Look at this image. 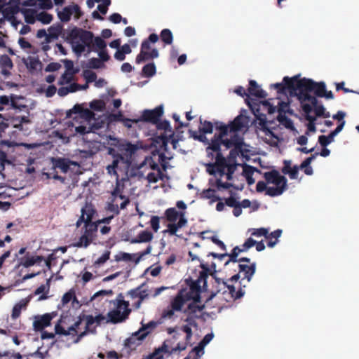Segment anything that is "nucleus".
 <instances>
[{
  "mask_svg": "<svg viewBox=\"0 0 359 359\" xmlns=\"http://www.w3.org/2000/svg\"><path fill=\"white\" fill-rule=\"evenodd\" d=\"M81 323V318H80L76 321L72 326L68 327L67 330L65 329L61 325V320H60L55 326V332L56 334H61L64 336L72 335L76 336L77 334V329Z\"/></svg>",
  "mask_w": 359,
  "mask_h": 359,
  "instance_id": "24",
  "label": "nucleus"
},
{
  "mask_svg": "<svg viewBox=\"0 0 359 359\" xmlns=\"http://www.w3.org/2000/svg\"><path fill=\"white\" fill-rule=\"evenodd\" d=\"M0 67L2 69L3 74L7 75L9 74V71L13 67V62L8 55H4L0 57Z\"/></svg>",
  "mask_w": 359,
  "mask_h": 359,
  "instance_id": "32",
  "label": "nucleus"
},
{
  "mask_svg": "<svg viewBox=\"0 0 359 359\" xmlns=\"http://www.w3.org/2000/svg\"><path fill=\"white\" fill-rule=\"evenodd\" d=\"M74 74L75 73L65 71L58 81V84L60 86H63L68 83L70 84V83L73 80Z\"/></svg>",
  "mask_w": 359,
  "mask_h": 359,
  "instance_id": "42",
  "label": "nucleus"
},
{
  "mask_svg": "<svg viewBox=\"0 0 359 359\" xmlns=\"http://www.w3.org/2000/svg\"><path fill=\"white\" fill-rule=\"evenodd\" d=\"M158 56V52L156 48L151 50L150 44L148 41H144L142 43L141 51L137 56L136 61L141 63L142 61L149 58H156Z\"/></svg>",
  "mask_w": 359,
  "mask_h": 359,
  "instance_id": "22",
  "label": "nucleus"
},
{
  "mask_svg": "<svg viewBox=\"0 0 359 359\" xmlns=\"http://www.w3.org/2000/svg\"><path fill=\"white\" fill-rule=\"evenodd\" d=\"M318 155V153H315L312 154L311 156L306 158L300 165H294L291 166V161L290 160H284L283 161V167L281 168V172L284 175H288L290 178L292 180L297 179L299 170H304L308 166H309L313 160L316 158V157Z\"/></svg>",
  "mask_w": 359,
  "mask_h": 359,
  "instance_id": "14",
  "label": "nucleus"
},
{
  "mask_svg": "<svg viewBox=\"0 0 359 359\" xmlns=\"http://www.w3.org/2000/svg\"><path fill=\"white\" fill-rule=\"evenodd\" d=\"M94 212V210L90 205H86L81 210V217L76 222L77 226L81 225L82 222L86 225L90 222L93 219Z\"/></svg>",
  "mask_w": 359,
  "mask_h": 359,
  "instance_id": "29",
  "label": "nucleus"
},
{
  "mask_svg": "<svg viewBox=\"0 0 359 359\" xmlns=\"http://www.w3.org/2000/svg\"><path fill=\"white\" fill-rule=\"evenodd\" d=\"M248 248H233V252L231 254H228L226 252L217 254V253H210L208 256L211 255L216 259V262H212L210 264L212 269L215 271L217 265L222 264L224 266L228 264L230 262H250V259L243 257L239 259H237L238 255L240 252H243L248 250Z\"/></svg>",
  "mask_w": 359,
  "mask_h": 359,
  "instance_id": "10",
  "label": "nucleus"
},
{
  "mask_svg": "<svg viewBox=\"0 0 359 359\" xmlns=\"http://www.w3.org/2000/svg\"><path fill=\"white\" fill-rule=\"evenodd\" d=\"M151 248H146V250L142 252L133 254L120 252L119 254L115 256V259L118 262L124 261L126 262H133L135 263H138L141 259H143L144 256L151 252Z\"/></svg>",
  "mask_w": 359,
  "mask_h": 359,
  "instance_id": "21",
  "label": "nucleus"
},
{
  "mask_svg": "<svg viewBox=\"0 0 359 359\" xmlns=\"http://www.w3.org/2000/svg\"><path fill=\"white\" fill-rule=\"evenodd\" d=\"M110 252L109 250H106L102 256H100L98 259H97L94 262V264L95 266H100L105 263L109 259Z\"/></svg>",
  "mask_w": 359,
  "mask_h": 359,
  "instance_id": "56",
  "label": "nucleus"
},
{
  "mask_svg": "<svg viewBox=\"0 0 359 359\" xmlns=\"http://www.w3.org/2000/svg\"><path fill=\"white\" fill-rule=\"evenodd\" d=\"M277 120L279 123L283 125L287 128H293V122L285 114H278L277 116Z\"/></svg>",
  "mask_w": 359,
  "mask_h": 359,
  "instance_id": "46",
  "label": "nucleus"
},
{
  "mask_svg": "<svg viewBox=\"0 0 359 359\" xmlns=\"http://www.w3.org/2000/svg\"><path fill=\"white\" fill-rule=\"evenodd\" d=\"M163 114L162 107L156 108L154 110H147L144 112V116L149 120L155 119Z\"/></svg>",
  "mask_w": 359,
  "mask_h": 359,
  "instance_id": "38",
  "label": "nucleus"
},
{
  "mask_svg": "<svg viewBox=\"0 0 359 359\" xmlns=\"http://www.w3.org/2000/svg\"><path fill=\"white\" fill-rule=\"evenodd\" d=\"M130 312V309H126L116 308L107 313L109 319L107 320V323L110 322L114 324L121 323L128 318Z\"/></svg>",
  "mask_w": 359,
  "mask_h": 359,
  "instance_id": "20",
  "label": "nucleus"
},
{
  "mask_svg": "<svg viewBox=\"0 0 359 359\" xmlns=\"http://www.w3.org/2000/svg\"><path fill=\"white\" fill-rule=\"evenodd\" d=\"M90 38L91 34L88 32L79 29L72 30L69 40L73 51L77 55H81L85 50Z\"/></svg>",
  "mask_w": 359,
  "mask_h": 359,
  "instance_id": "9",
  "label": "nucleus"
},
{
  "mask_svg": "<svg viewBox=\"0 0 359 359\" xmlns=\"http://www.w3.org/2000/svg\"><path fill=\"white\" fill-rule=\"evenodd\" d=\"M62 62H63L65 65V68L66 72H70L73 73H76L77 70H76L74 67V62L72 60L65 59L62 60Z\"/></svg>",
  "mask_w": 359,
  "mask_h": 359,
  "instance_id": "61",
  "label": "nucleus"
},
{
  "mask_svg": "<svg viewBox=\"0 0 359 359\" xmlns=\"http://www.w3.org/2000/svg\"><path fill=\"white\" fill-rule=\"evenodd\" d=\"M152 229L157 232L160 229V217L158 216H152L150 220Z\"/></svg>",
  "mask_w": 359,
  "mask_h": 359,
  "instance_id": "60",
  "label": "nucleus"
},
{
  "mask_svg": "<svg viewBox=\"0 0 359 359\" xmlns=\"http://www.w3.org/2000/svg\"><path fill=\"white\" fill-rule=\"evenodd\" d=\"M156 66L154 63L148 64L143 67V73L147 76H152L156 74Z\"/></svg>",
  "mask_w": 359,
  "mask_h": 359,
  "instance_id": "50",
  "label": "nucleus"
},
{
  "mask_svg": "<svg viewBox=\"0 0 359 359\" xmlns=\"http://www.w3.org/2000/svg\"><path fill=\"white\" fill-rule=\"evenodd\" d=\"M202 270L199 272V276L196 280H193L191 278L186 279L187 287L181 289L178 292H182L181 297L184 300L187 302H201V287L206 290L207 287V278H208L210 269L204 264H201Z\"/></svg>",
  "mask_w": 359,
  "mask_h": 359,
  "instance_id": "6",
  "label": "nucleus"
},
{
  "mask_svg": "<svg viewBox=\"0 0 359 359\" xmlns=\"http://www.w3.org/2000/svg\"><path fill=\"white\" fill-rule=\"evenodd\" d=\"M120 169H123V165L119 163L118 159H114L113 162L111 165H109L107 167V170L108 173L110 175H114L116 177V179L117 180V170Z\"/></svg>",
  "mask_w": 359,
  "mask_h": 359,
  "instance_id": "36",
  "label": "nucleus"
},
{
  "mask_svg": "<svg viewBox=\"0 0 359 359\" xmlns=\"http://www.w3.org/2000/svg\"><path fill=\"white\" fill-rule=\"evenodd\" d=\"M250 122V120L247 116L241 114L229 125L217 123L216 128L219 130V133L218 137L212 141L207 149L217 151L220 144H222L226 149L233 147L236 149H241L243 140L238 133L247 130Z\"/></svg>",
  "mask_w": 359,
  "mask_h": 359,
  "instance_id": "1",
  "label": "nucleus"
},
{
  "mask_svg": "<svg viewBox=\"0 0 359 359\" xmlns=\"http://www.w3.org/2000/svg\"><path fill=\"white\" fill-rule=\"evenodd\" d=\"M72 299L76 300V296L75 291L73 289H71L62 296V303L65 305L68 304Z\"/></svg>",
  "mask_w": 359,
  "mask_h": 359,
  "instance_id": "49",
  "label": "nucleus"
},
{
  "mask_svg": "<svg viewBox=\"0 0 359 359\" xmlns=\"http://www.w3.org/2000/svg\"><path fill=\"white\" fill-rule=\"evenodd\" d=\"M106 43L104 40H102L100 37L95 38L93 41V47L95 51H98L100 50L106 49Z\"/></svg>",
  "mask_w": 359,
  "mask_h": 359,
  "instance_id": "53",
  "label": "nucleus"
},
{
  "mask_svg": "<svg viewBox=\"0 0 359 359\" xmlns=\"http://www.w3.org/2000/svg\"><path fill=\"white\" fill-rule=\"evenodd\" d=\"M116 302V306L117 307V309H130L129 302L124 300V297L122 293H120L117 295Z\"/></svg>",
  "mask_w": 359,
  "mask_h": 359,
  "instance_id": "47",
  "label": "nucleus"
},
{
  "mask_svg": "<svg viewBox=\"0 0 359 359\" xmlns=\"http://www.w3.org/2000/svg\"><path fill=\"white\" fill-rule=\"evenodd\" d=\"M53 318V313H45L42 316L36 317L35 320L33 323L34 329L36 331H41L45 327L50 325Z\"/></svg>",
  "mask_w": 359,
  "mask_h": 359,
  "instance_id": "25",
  "label": "nucleus"
},
{
  "mask_svg": "<svg viewBox=\"0 0 359 359\" xmlns=\"http://www.w3.org/2000/svg\"><path fill=\"white\" fill-rule=\"evenodd\" d=\"M285 83L284 78L283 79L282 82L280 83H276L274 84H271V88H273L276 90L278 94L277 99V107H278V114H292L293 111L290 109V100L289 98V96H290L291 90L290 89H285V90H280V87H276V86L278 84H282L283 85Z\"/></svg>",
  "mask_w": 359,
  "mask_h": 359,
  "instance_id": "11",
  "label": "nucleus"
},
{
  "mask_svg": "<svg viewBox=\"0 0 359 359\" xmlns=\"http://www.w3.org/2000/svg\"><path fill=\"white\" fill-rule=\"evenodd\" d=\"M61 32V28L58 25H54L48 27L47 29L49 40L56 39Z\"/></svg>",
  "mask_w": 359,
  "mask_h": 359,
  "instance_id": "45",
  "label": "nucleus"
},
{
  "mask_svg": "<svg viewBox=\"0 0 359 359\" xmlns=\"http://www.w3.org/2000/svg\"><path fill=\"white\" fill-rule=\"evenodd\" d=\"M73 113L77 114L72 123V128L76 134L84 135L100 128V125L96 123L95 114L88 109H83L81 104H75L67 114L69 116Z\"/></svg>",
  "mask_w": 359,
  "mask_h": 359,
  "instance_id": "5",
  "label": "nucleus"
},
{
  "mask_svg": "<svg viewBox=\"0 0 359 359\" xmlns=\"http://www.w3.org/2000/svg\"><path fill=\"white\" fill-rule=\"evenodd\" d=\"M61 65L59 62H50L45 68L46 72H52L59 70Z\"/></svg>",
  "mask_w": 359,
  "mask_h": 359,
  "instance_id": "63",
  "label": "nucleus"
},
{
  "mask_svg": "<svg viewBox=\"0 0 359 359\" xmlns=\"http://www.w3.org/2000/svg\"><path fill=\"white\" fill-rule=\"evenodd\" d=\"M204 347L205 346H203L202 344H201L199 343L198 346H195L193 348L192 352L195 353V358L194 359H199L200 358L201 355L203 353Z\"/></svg>",
  "mask_w": 359,
  "mask_h": 359,
  "instance_id": "64",
  "label": "nucleus"
},
{
  "mask_svg": "<svg viewBox=\"0 0 359 359\" xmlns=\"http://www.w3.org/2000/svg\"><path fill=\"white\" fill-rule=\"evenodd\" d=\"M91 110L95 111H103L105 109L106 104L102 100H94L89 103Z\"/></svg>",
  "mask_w": 359,
  "mask_h": 359,
  "instance_id": "39",
  "label": "nucleus"
},
{
  "mask_svg": "<svg viewBox=\"0 0 359 359\" xmlns=\"http://www.w3.org/2000/svg\"><path fill=\"white\" fill-rule=\"evenodd\" d=\"M171 349H170L169 346L166 344V342H163L161 346L156 348L154 352L157 353L158 355H163L161 353H168V355H171L173 353L170 352Z\"/></svg>",
  "mask_w": 359,
  "mask_h": 359,
  "instance_id": "55",
  "label": "nucleus"
},
{
  "mask_svg": "<svg viewBox=\"0 0 359 359\" xmlns=\"http://www.w3.org/2000/svg\"><path fill=\"white\" fill-rule=\"evenodd\" d=\"M239 273L242 278V281L246 280L247 282H250L252 276L255 272V266L252 264L250 266L248 264H238Z\"/></svg>",
  "mask_w": 359,
  "mask_h": 359,
  "instance_id": "28",
  "label": "nucleus"
},
{
  "mask_svg": "<svg viewBox=\"0 0 359 359\" xmlns=\"http://www.w3.org/2000/svg\"><path fill=\"white\" fill-rule=\"evenodd\" d=\"M50 285L48 281L47 282L46 285H40L34 292L35 294H42L41 296L39 297V300H43L46 299L48 296L47 294L49 292Z\"/></svg>",
  "mask_w": 359,
  "mask_h": 359,
  "instance_id": "41",
  "label": "nucleus"
},
{
  "mask_svg": "<svg viewBox=\"0 0 359 359\" xmlns=\"http://www.w3.org/2000/svg\"><path fill=\"white\" fill-rule=\"evenodd\" d=\"M158 323L154 320H151L147 324L141 323V327L138 331L135 332V336L139 340H143L154 328L156 327Z\"/></svg>",
  "mask_w": 359,
  "mask_h": 359,
  "instance_id": "26",
  "label": "nucleus"
},
{
  "mask_svg": "<svg viewBox=\"0 0 359 359\" xmlns=\"http://www.w3.org/2000/svg\"><path fill=\"white\" fill-rule=\"evenodd\" d=\"M143 287L144 284H142L127 292V296L135 301L133 303V306L136 309H140L142 302L149 297L147 290H144Z\"/></svg>",
  "mask_w": 359,
  "mask_h": 359,
  "instance_id": "18",
  "label": "nucleus"
},
{
  "mask_svg": "<svg viewBox=\"0 0 359 359\" xmlns=\"http://www.w3.org/2000/svg\"><path fill=\"white\" fill-rule=\"evenodd\" d=\"M245 95H247L245 101L259 121V125L264 130H268L266 118V114L269 113V104L268 101L257 102L250 98V96L262 98L266 95V93L262 90L255 81H250L248 93Z\"/></svg>",
  "mask_w": 359,
  "mask_h": 359,
  "instance_id": "3",
  "label": "nucleus"
},
{
  "mask_svg": "<svg viewBox=\"0 0 359 359\" xmlns=\"http://www.w3.org/2000/svg\"><path fill=\"white\" fill-rule=\"evenodd\" d=\"M187 315L186 318L184 320V322L187 323V325L193 327L197 326L196 319L200 318V316H194L189 313H185Z\"/></svg>",
  "mask_w": 359,
  "mask_h": 359,
  "instance_id": "57",
  "label": "nucleus"
},
{
  "mask_svg": "<svg viewBox=\"0 0 359 359\" xmlns=\"http://www.w3.org/2000/svg\"><path fill=\"white\" fill-rule=\"evenodd\" d=\"M27 71L32 74H37L43 69V64L37 55H32L22 59Z\"/></svg>",
  "mask_w": 359,
  "mask_h": 359,
  "instance_id": "19",
  "label": "nucleus"
},
{
  "mask_svg": "<svg viewBox=\"0 0 359 359\" xmlns=\"http://www.w3.org/2000/svg\"><path fill=\"white\" fill-rule=\"evenodd\" d=\"M110 4V0H102V3L97 6L98 11L104 15L106 14Z\"/></svg>",
  "mask_w": 359,
  "mask_h": 359,
  "instance_id": "62",
  "label": "nucleus"
},
{
  "mask_svg": "<svg viewBox=\"0 0 359 359\" xmlns=\"http://www.w3.org/2000/svg\"><path fill=\"white\" fill-rule=\"evenodd\" d=\"M154 236L152 233L148 230L140 231L135 237L130 239L133 244L147 243L152 241Z\"/></svg>",
  "mask_w": 359,
  "mask_h": 359,
  "instance_id": "27",
  "label": "nucleus"
},
{
  "mask_svg": "<svg viewBox=\"0 0 359 359\" xmlns=\"http://www.w3.org/2000/svg\"><path fill=\"white\" fill-rule=\"evenodd\" d=\"M285 83L278 84L276 86L280 87V90H291L290 96L297 97L300 102H309L312 105L318 103L316 97L310 95L311 92H314L315 95L319 97H323L325 93L326 86L324 82H315L312 79L302 78L299 75H295L292 77L285 76Z\"/></svg>",
  "mask_w": 359,
  "mask_h": 359,
  "instance_id": "2",
  "label": "nucleus"
},
{
  "mask_svg": "<svg viewBox=\"0 0 359 359\" xmlns=\"http://www.w3.org/2000/svg\"><path fill=\"white\" fill-rule=\"evenodd\" d=\"M167 219L170 222L166 231L174 235L177 230L187 224V220L183 212H178L175 208H169L165 211Z\"/></svg>",
  "mask_w": 359,
  "mask_h": 359,
  "instance_id": "12",
  "label": "nucleus"
},
{
  "mask_svg": "<svg viewBox=\"0 0 359 359\" xmlns=\"http://www.w3.org/2000/svg\"><path fill=\"white\" fill-rule=\"evenodd\" d=\"M135 175L147 179L149 183H156L164 175L152 157H147L137 168Z\"/></svg>",
  "mask_w": 359,
  "mask_h": 359,
  "instance_id": "8",
  "label": "nucleus"
},
{
  "mask_svg": "<svg viewBox=\"0 0 359 359\" xmlns=\"http://www.w3.org/2000/svg\"><path fill=\"white\" fill-rule=\"evenodd\" d=\"M255 170L252 167L244 166L243 169V175L246 178L249 184H252L255 182V179L252 177V175Z\"/></svg>",
  "mask_w": 359,
  "mask_h": 359,
  "instance_id": "44",
  "label": "nucleus"
},
{
  "mask_svg": "<svg viewBox=\"0 0 359 359\" xmlns=\"http://www.w3.org/2000/svg\"><path fill=\"white\" fill-rule=\"evenodd\" d=\"M345 123V121H342L341 123H339V125L334 130L330 132V133L328 135L330 140H332L334 141V137L342 130Z\"/></svg>",
  "mask_w": 359,
  "mask_h": 359,
  "instance_id": "58",
  "label": "nucleus"
},
{
  "mask_svg": "<svg viewBox=\"0 0 359 359\" xmlns=\"http://www.w3.org/2000/svg\"><path fill=\"white\" fill-rule=\"evenodd\" d=\"M59 18L63 22H67L70 20L72 16L78 19L81 16V11L79 7L76 4H72L65 7L58 13Z\"/></svg>",
  "mask_w": 359,
  "mask_h": 359,
  "instance_id": "23",
  "label": "nucleus"
},
{
  "mask_svg": "<svg viewBox=\"0 0 359 359\" xmlns=\"http://www.w3.org/2000/svg\"><path fill=\"white\" fill-rule=\"evenodd\" d=\"M182 292H178L170 302V307L176 311H181L184 305L187 303L181 297Z\"/></svg>",
  "mask_w": 359,
  "mask_h": 359,
  "instance_id": "35",
  "label": "nucleus"
},
{
  "mask_svg": "<svg viewBox=\"0 0 359 359\" xmlns=\"http://www.w3.org/2000/svg\"><path fill=\"white\" fill-rule=\"evenodd\" d=\"M207 172L217 178L216 183L219 189H228L231 187V184L227 182L231 179V174L225 172L221 166L209 164L207 165Z\"/></svg>",
  "mask_w": 359,
  "mask_h": 359,
  "instance_id": "13",
  "label": "nucleus"
},
{
  "mask_svg": "<svg viewBox=\"0 0 359 359\" xmlns=\"http://www.w3.org/2000/svg\"><path fill=\"white\" fill-rule=\"evenodd\" d=\"M281 229H277L273 232H271V247H273L275 245L277 244V239L281 236Z\"/></svg>",
  "mask_w": 359,
  "mask_h": 359,
  "instance_id": "59",
  "label": "nucleus"
},
{
  "mask_svg": "<svg viewBox=\"0 0 359 359\" xmlns=\"http://www.w3.org/2000/svg\"><path fill=\"white\" fill-rule=\"evenodd\" d=\"M201 302H191L189 304L188 306L183 311L184 313H189L194 316H200L201 317V312L205 308L204 304H198Z\"/></svg>",
  "mask_w": 359,
  "mask_h": 359,
  "instance_id": "30",
  "label": "nucleus"
},
{
  "mask_svg": "<svg viewBox=\"0 0 359 359\" xmlns=\"http://www.w3.org/2000/svg\"><path fill=\"white\" fill-rule=\"evenodd\" d=\"M52 163L54 168H59L63 172H67L71 165H76L74 162L62 158H52Z\"/></svg>",
  "mask_w": 359,
  "mask_h": 359,
  "instance_id": "31",
  "label": "nucleus"
},
{
  "mask_svg": "<svg viewBox=\"0 0 359 359\" xmlns=\"http://www.w3.org/2000/svg\"><path fill=\"white\" fill-rule=\"evenodd\" d=\"M287 180L284 175H281L280 172L275 170H271V184L273 186L271 187V197L281 195L287 187Z\"/></svg>",
  "mask_w": 359,
  "mask_h": 359,
  "instance_id": "15",
  "label": "nucleus"
},
{
  "mask_svg": "<svg viewBox=\"0 0 359 359\" xmlns=\"http://www.w3.org/2000/svg\"><path fill=\"white\" fill-rule=\"evenodd\" d=\"M21 4L24 7L21 8V11L27 23L33 24L37 20L41 23L47 25L53 20L52 15L44 11L38 13L36 10V8H51L53 7L51 0H25Z\"/></svg>",
  "mask_w": 359,
  "mask_h": 359,
  "instance_id": "4",
  "label": "nucleus"
},
{
  "mask_svg": "<svg viewBox=\"0 0 359 359\" xmlns=\"http://www.w3.org/2000/svg\"><path fill=\"white\" fill-rule=\"evenodd\" d=\"M108 154L114 159H118L123 169L128 168L131 163L132 156L137 149V147L124 140H118L109 137L107 142Z\"/></svg>",
  "mask_w": 359,
  "mask_h": 359,
  "instance_id": "7",
  "label": "nucleus"
},
{
  "mask_svg": "<svg viewBox=\"0 0 359 359\" xmlns=\"http://www.w3.org/2000/svg\"><path fill=\"white\" fill-rule=\"evenodd\" d=\"M128 202V198L121 193L118 188H116L111 194L107 209L114 214H118L119 210L125 208Z\"/></svg>",
  "mask_w": 359,
  "mask_h": 359,
  "instance_id": "17",
  "label": "nucleus"
},
{
  "mask_svg": "<svg viewBox=\"0 0 359 359\" xmlns=\"http://www.w3.org/2000/svg\"><path fill=\"white\" fill-rule=\"evenodd\" d=\"M75 89L74 88L73 83H70L69 86L67 87H61L57 90V94L61 96H65L69 93H74Z\"/></svg>",
  "mask_w": 359,
  "mask_h": 359,
  "instance_id": "54",
  "label": "nucleus"
},
{
  "mask_svg": "<svg viewBox=\"0 0 359 359\" xmlns=\"http://www.w3.org/2000/svg\"><path fill=\"white\" fill-rule=\"evenodd\" d=\"M223 285L224 287H226L228 289L229 293L231 294V297L234 299H237L242 297L245 294V292L241 288L236 291L235 287L233 285H226L225 282H223Z\"/></svg>",
  "mask_w": 359,
  "mask_h": 359,
  "instance_id": "37",
  "label": "nucleus"
},
{
  "mask_svg": "<svg viewBox=\"0 0 359 359\" xmlns=\"http://www.w3.org/2000/svg\"><path fill=\"white\" fill-rule=\"evenodd\" d=\"M18 44L20 48L24 50L26 53H29L32 50V46L27 41L25 38H20L18 39Z\"/></svg>",
  "mask_w": 359,
  "mask_h": 359,
  "instance_id": "52",
  "label": "nucleus"
},
{
  "mask_svg": "<svg viewBox=\"0 0 359 359\" xmlns=\"http://www.w3.org/2000/svg\"><path fill=\"white\" fill-rule=\"evenodd\" d=\"M11 104L12 107L15 109L22 110V109L26 108L24 104V99L20 97L11 96Z\"/></svg>",
  "mask_w": 359,
  "mask_h": 359,
  "instance_id": "40",
  "label": "nucleus"
},
{
  "mask_svg": "<svg viewBox=\"0 0 359 359\" xmlns=\"http://www.w3.org/2000/svg\"><path fill=\"white\" fill-rule=\"evenodd\" d=\"M314 107V111L316 115V116H323L325 118L330 117V113L325 112V109L323 107V105H318L317 104H315V105H312Z\"/></svg>",
  "mask_w": 359,
  "mask_h": 359,
  "instance_id": "48",
  "label": "nucleus"
},
{
  "mask_svg": "<svg viewBox=\"0 0 359 359\" xmlns=\"http://www.w3.org/2000/svg\"><path fill=\"white\" fill-rule=\"evenodd\" d=\"M161 36L162 40L170 44L172 42V34L170 30L165 29L161 32Z\"/></svg>",
  "mask_w": 359,
  "mask_h": 359,
  "instance_id": "51",
  "label": "nucleus"
},
{
  "mask_svg": "<svg viewBox=\"0 0 359 359\" xmlns=\"http://www.w3.org/2000/svg\"><path fill=\"white\" fill-rule=\"evenodd\" d=\"M43 260L41 256H26L23 257L20 261V264L25 267H29L35 264H39Z\"/></svg>",
  "mask_w": 359,
  "mask_h": 359,
  "instance_id": "34",
  "label": "nucleus"
},
{
  "mask_svg": "<svg viewBox=\"0 0 359 359\" xmlns=\"http://www.w3.org/2000/svg\"><path fill=\"white\" fill-rule=\"evenodd\" d=\"M84 318L86 321V328L92 327L94 323H96L97 325H100L102 321L105 320V317L102 314H98L96 316H93L92 315L84 316Z\"/></svg>",
  "mask_w": 359,
  "mask_h": 359,
  "instance_id": "33",
  "label": "nucleus"
},
{
  "mask_svg": "<svg viewBox=\"0 0 359 359\" xmlns=\"http://www.w3.org/2000/svg\"><path fill=\"white\" fill-rule=\"evenodd\" d=\"M268 230L264 228L254 229L252 230V237L249 238L243 247H264L265 243L268 245Z\"/></svg>",
  "mask_w": 359,
  "mask_h": 359,
  "instance_id": "16",
  "label": "nucleus"
},
{
  "mask_svg": "<svg viewBox=\"0 0 359 359\" xmlns=\"http://www.w3.org/2000/svg\"><path fill=\"white\" fill-rule=\"evenodd\" d=\"M241 206L243 208H250L251 212H254L259 209V203L257 201H250L245 199L241 203Z\"/></svg>",
  "mask_w": 359,
  "mask_h": 359,
  "instance_id": "43",
  "label": "nucleus"
}]
</instances>
